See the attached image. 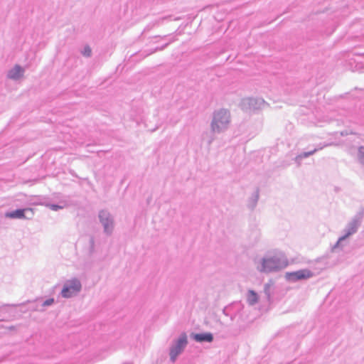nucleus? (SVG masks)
Returning <instances> with one entry per match:
<instances>
[{
  "mask_svg": "<svg viewBox=\"0 0 364 364\" xmlns=\"http://www.w3.org/2000/svg\"><path fill=\"white\" fill-rule=\"evenodd\" d=\"M287 265V262H281L280 259L273 257L267 259H264L262 261V267L260 271L269 272L277 270Z\"/></svg>",
  "mask_w": 364,
  "mask_h": 364,
  "instance_id": "nucleus-1",
  "label": "nucleus"
},
{
  "mask_svg": "<svg viewBox=\"0 0 364 364\" xmlns=\"http://www.w3.org/2000/svg\"><path fill=\"white\" fill-rule=\"evenodd\" d=\"M229 122V113L228 111L222 109L218 111L214 117L213 122V129L219 131L225 127Z\"/></svg>",
  "mask_w": 364,
  "mask_h": 364,
  "instance_id": "nucleus-2",
  "label": "nucleus"
},
{
  "mask_svg": "<svg viewBox=\"0 0 364 364\" xmlns=\"http://www.w3.org/2000/svg\"><path fill=\"white\" fill-rule=\"evenodd\" d=\"M187 345V336L185 333L182 334L177 340L176 344L170 350V357L173 361H175L176 357L183 350Z\"/></svg>",
  "mask_w": 364,
  "mask_h": 364,
  "instance_id": "nucleus-3",
  "label": "nucleus"
},
{
  "mask_svg": "<svg viewBox=\"0 0 364 364\" xmlns=\"http://www.w3.org/2000/svg\"><path fill=\"white\" fill-rule=\"evenodd\" d=\"M81 289L80 282L77 279H73L65 284L62 290V295L63 297L68 298L74 294L80 291Z\"/></svg>",
  "mask_w": 364,
  "mask_h": 364,
  "instance_id": "nucleus-4",
  "label": "nucleus"
},
{
  "mask_svg": "<svg viewBox=\"0 0 364 364\" xmlns=\"http://www.w3.org/2000/svg\"><path fill=\"white\" fill-rule=\"evenodd\" d=\"M313 276V273L309 269H300L294 272L287 274V277L289 280L297 281L301 279H306Z\"/></svg>",
  "mask_w": 364,
  "mask_h": 364,
  "instance_id": "nucleus-5",
  "label": "nucleus"
},
{
  "mask_svg": "<svg viewBox=\"0 0 364 364\" xmlns=\"http://www.w3.org/2000/svg\"><path fill=\"white\" fill-rule=\"evenodd\" d=\"M27 211H30L31 214H33V209L31 208H25V209H18L12 212L6 213V217L9 218H26L25 213Z\"/></svg>",
  "mask_w": 364,
  "mask_h": 364,
  "instance_id": "nucleus-6",
  "label": "nucleus"
},
{
  "mask_svg": "<svg viewBox=\"0 0 364 364\" xmlns=\"http://www.w3.org/2000/svg\"><path fill=\"white\" fill-rule=\"evenodd\" d=\"M193 338L198 342H211L213 339L210 333H196L193 335Z\"/></svg>",
  "mask_w": 364,
  "mask_h": 364,
  "instance_id": "nucleus-7",
  "label": "nucleus"
},
{
  "mask_svg": "<svg viewBox=\"0 0 364 364\" xmlns=\"http://www.w3.org/2000/svg\"><path fill=\"white\" fill-rule=\"evenodd\" d=\"M23 73V69L20 66L16 65L9 72L8 76L11 79L16 80L22 76Z\"/></svg>",
  "mask_w": 364,
  "mask_h": 364,
  "instance_id": "nucleus-8",
  "label": "nucleus"
},
{
  "mask_svg": "<svg viewBox=\"0 0 364 364\" xmlns=\"http://www.w3.org/2000/svg\"><path fill=\"white\" fill-rule=\"evenodd\" d=\"M247 301L250 305H253L258 301L257 294L254 291H249L247 296Z\"/></svg>",
  "mask_w": 364,
  "mask_h": 364,
  "instance_id": "nucleus-9",
  "label": "nucleus"
},
{
  "mask_svg": "<svg viewBox=\"0 0 364 364\" xmlns=\"http://www.w3.org/2000/svg\"><path fill=\"white\" fill-rule=\"evenodd\" d=\"M100 218H101V220L102 222L104 224V226H105V228L106 230H108V228H109V220L107 218L104 220L103 218H102V213L100 214ZM110 224L112 225V222H110Z\"/></svg>",
  "mask_w": 364,
  "mask_h": 364,
  "instance_id": "nucleus-10",
  "label": "nucleus"
},
{
  "mask_svg": "<svg viewBox=\"0 0 364 364\" xmlns=\"http://www.w3.org/2000/svg\"><path fill=\"white\" fill-rule=\"evenodd\" d=\"M91 53H92L91 48H90L89 46H86V47L84 48V50H83V52H82V54H83L85 56L89 57V56H90Z\"/></svg>",
  "mask_w": 364,
  "mask_h": 364,
  "instance_id": "nucleus-11",
  "label": "nucleus"
},
{
  "mask_svg": "<svg viewBox=\"0 0 364 364\" xmlns=\"http://www.w3.org/2000/svg\"><path fill=\"white\" fill-rule=\"evenodd\" d=\"M53 301H54L53 299H49L44 302L43 305L49 306L53 303Z\"/></svg>",
  "mask_w": 364,
  "mask_h": 364,
  "instance_id": "nucleus-12",
  "label": "nucleus"
},
{
  "mask_svg": "<svg viewBox=\"0 0 364 364\" xmlns=\"http://www.w3.org/2000/svg\"><path fill=\"white\" fill-rule=\"evenodd\" d=\"M311 153H312V152H309V153H304V156H305V157H306V156H309Z\"/></svg>",
  "mask_w": 364,
  "mask_h": 364,
  "instance_id": "nucleus-13",
  "label": "nucleus"
},
{
  "mask_svg": "<svg viewBox=\"0 0 364 364\" xmlns=\"http://www.w3.org/2000/svg\"><path fill=\"white\" fill-rule=\"evenodd\" d=\"M52 208H53V210H56V209L58 208V206H56V205H53V206H52Z\"/></svg>",
  "mask_w": 364,
  "mask_h": 364,
  "instance_id": "nucleus-14",
  "label": "nucleus"
}]
</instances>
